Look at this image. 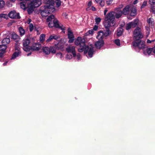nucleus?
<instances>
[{
  "label": "nucleus",
  "instance_id": "obj_38",
  "mask_svg": "<svg viewBox=\"0 0 155 155\" xmlns=\"http://www.w3.org/2000/svg\"><path fill=\"white\" fill-rule=\"evenodd\" d=\"M149 2L151 5H153L155 4V0H149Z\"/></svg>",
  "mask_w": 155,
  "mask_h": 155
},
{
  "label": "nucleus",
  "instance_id": "obj_28",
  "mask_svg": "<svg viewBox=\"0 0 155 155\" xmlns=\"http://www.w3.org/2000/svg\"><path fill=\"white\" fill-rule=\"evenodd\" d=\"M55 3L56 7H58L61 5V2L60 0H56Z\"/></svg>",
  "mask_w": 155,
  "mask_h": 155
},
{
  "label": "nucleus",
  "instance_id": "obj_13",
  "mask_svg": "<svg viewBox=\"0 0 155 155\" xmlns=\"http://www.w3.org/2000/svg\"><path fill=\"white\" fill-rule=\"evenodd\" d=\"M68 36L69 39L68 42L69 43H72L74 40V37L73 32L71 31V29L69 28L68 29Z\"/></svg>",
  "mask_w": 155,
  "mask_h": 155
},
{
  "label": "nucleus",
  "instance_id": "obj_44",
  "mask_svg": "<svg viewBox=\"0 0 155 155\" xmlns=\"http://www.w3.org/2000/svg\"><path fill=\"white\" fill-rule=\"evenodd\" d=\"M93 32L94 30H93L91 29L89 30L87 33H88V34L90 35H92L93 34Z\"/></svg>",
  "mask_w": 155,
  "mask_h": 155
},
{
  "label": "nucleus",
  "instance_id": "obj_41",
  "mask_svg": "<svg viewBox=\"0 0 155 155\" xmlns=\"http://www.w3.org/2000/svg\"><path fill=\"white\" fill-rule=\"evenodd\" d=\"M5 53V51H2L0 52V57L1 58H2L3 57Z\"/></svg>",
  "mask_w": 155,
  "mask_h": 155
},
{
  "label": "nucleus",
  "instance_id": "obj_6",
  "mask_svg": "<svg viewBox=\"0 0 155 155\" xmlns=\"http://www.w3.org/2000/svg\"><path fill=\"white\" fill-rule=\"evenodd\" d=\"M133 45L135 47H138L139 49L140 50H142L143 51V53L145 54V43L144 41L136 40L134 42Z\"/></svg>",
  "mask_w": 155,
  "mask_h": 155
},
{
  "label": "nucleus",
  "instance_id": "obj_53",
  "mask_svg": "<svg viewBox=\"0 0 155 155\" xmlns=\"http://www.w3.org/2000/svg\"><path fill=\"white\" fill-rule=\"evenodd\" d=\"M107 12V9H106L104 11V15H105L106 14V13Z\"/></svg>",
  "mask_w": 155,
  "mask_h": 155
},
{
  "label": "nucleus",
  "instance_id": "obj_16",
  "mask_svg": "<svg viewBox=\"0 0 155 155\" xmlns=\"http://www.w3.org/2000/svg\"><path fill=\"white\" fill-rule=\"evenodd\" d=\"M53 23L54 27L56 28H61V30H64L65 29V28L64 27L62 28L59 25L58 23V21L56 19H54L53 20Z\"/></svg>",
  "mask_w": 155,
  "mask_h": 155
},
{
  "label": "nucleus",
  "instance_id": "obj_4",
  "mask_svg": "<svg viewBox=\"0 0 155 155\" xmlns=\"http://www.w3.org/2000/svg\"><path fill=\"white\" fill-rule=\"evenodd\" d=\"M109 28H106V30L101 31L97 34V38L98 40H103L104 38L109 36L110 33V31L109 29Z\"/></svg>",
  "mask_w": 155,
  "mask_h": 155
},
{
  "label": "nucleus",
  "instance_id": "obj_22",
  "mask_svg": "<svg viewBox=\"0 0 155 155\" xmlns=\"http://www.w3.org/2000/svg\"><path fill=\"white\" fill-rule=\"evenodd\" d=\"M123 29L122 28H119L117 30V35L118 36H120L122 34Z\"/></svg>",
  "mask_w": 155,
  "mask_h": 155
},
{
  "label": "nucleus",
  "instance_id": "obj_45",
  "mask_svg": "<svg viewBox=\"0 0 155 155\" xmlns=\"http://www.w3.org/2000/svg\"><path fill=\"white\" fill-rule=\"evenodd\" d=\"M154 41V40H150L149 39H147V43H148V44H150L152 42H153Z\"/></svg>",
  "mask_w": 155,
  "mask_h": 155
},
{
  "label": "nucleus",
  "instance_id": "obj_8",
  "mask_svg": "<svg viewBox=\"0 0 155 155\" xmlns=\"http://www.w3.org/2000/svg\"><path fill=\"white\" fill-rule=\"evenodd\" d=\"M30 40L29 39L25 38L23 41V49L26 52L29 51L30 50V47L29 46L30 43Z\"/></svg>",
  "mask_w": 155,
  "mask_h": 155
},
{
  "label": "nucleus",
  "instance_id": "obj_21",
  "mask_svg": "<svg viewBox=\"0 0 155 155\" xmlns=\"http://www.w3.org/2000/svg\"><path fill=\"white\" fill-rule=\"evenodd\" d=\"M147 22L150 26H152L154 24V19L151 18H149L147 19Z\"/></svg>",
  "mask_w": 155,
  "mask_h": 155
},
{
  "label": "nucleus",
  "instance_id": "obj_31",
  "mask_svg": "<svg viewBox=\"0 0 155 155\" xmlns=\"http://www.w3.org/2000/svg\"><path fill=\"white\" fill-rule=\"evenodd\" d=\"M56 55L58 58H59L61 59H62V58L63 57V55L62 54L61 52H59L57 53Z\"/></svg>",
  "mask_w": 155,
  "mask_h": 155
},
{
  "label": "nucleus",
  "instance_id": "obj_18",
  "mask_svg": "<svg viewBox=\"0 0 155 155\" xmlns=\"http://www.w3.org/2000/svg\"><path fill=\"white\" fill-rule=\"evenodd\" d=\"M12 38L14 39L16 42H18L20 41V38L19 36L17 35L15 33H13L12 35Z\"/></svg>",
  "mask_w": 155,
  "mask_h": 155
},
{
  "label": "nucleus",
  "instance_id": "obj_19",
  "mask_svg": "<svg viewBox=\"0 0 155 155\" xmlns=\"http://www.w3.org/2000/svg\"><path fill=\"white\" fill-rule=\"evenodd\" d=\"M130 15L131 16H135L136 15V10L135 8L133 7L131 8Z\"/></svg>",
  "mask_w": 155,
  "mask_h": 155
},
{
  "label": "nucleus",
  "instance_id": "obj_49",
  "mask_svg": "<svg viewBox=\"0 0 155 155\" xmlns=\"http://www.w3.org/2000/svg\"><path fill=\"white\" fill-rule=\"evenodd\" d=\"M92 2L91 1H90L88 2V6L90 7L92 5Z\"/></svg>",
  "mask_w": 155,
  "mask_h": 155
},
{
  "label": "nucleus",
  "instance_id": "obj_60",
  "mask_svg": "<svg viewBox=\"0 0 155 155\" xmlns=\"http://www.w3.org/2000/svg\"><path fill=\"white\" fill-rule=\"evenodd\" d=\"M12 6V4H11V5H10L9 6Z\"/></svg>",
  "mask_w": 155,
  "mask_h": 155
},
{
  "label": "nucleus",
  "instance_id": "obj_46",
  "mask_svg": "<svg viewBox=\"0 0 155 155\" xmlns=\"http://www.w3.org/2000/svg\"><path fill=\"white\" fill-rule=\"evenodd\" d=\"M98 27L97 26L95 25L93 28V30L96 31L98 29Z\"/></svg>",
  "mask_w": 155,
  "mask_h": 155
},
{
  "label": "nucleus",
  "instance_id": "obj_61",
  "mask_svg": "<svg viewBox=\"0 0 155 155\" xmlns=\"http://www.w3.org/2000/svg\"><path fill=\"white\" fill-rule=\"evenodd\" d=\"M147 36H146V38H147Z\"/></svg>",
  "mask_w": 155,
  "mask_h": 155
},
{
  "label": "nucleus",
  "instance_id": "obj_17",
  "mask_svg": "<svg viewBox=\"0 0 155 155\" xmlns=\"http://www.w3.org/2000/svg\"><path fill=\"white\" fill-rule=\"evenodd\" d=\"M130 7L129 5L126 6L123 9L122 13L125 15H128L129 13Z\"/></svg>",
  "mask_w": 155,
  "mask_h": 155
},
{
  "label": "nucleus",
  "instance_id": "obj_23",
  "mask_svg": "<svg viewBox=\"0 0 155 155\" xmlns=\"http://www.w3.org/2000/svg\"><path fill=\"white\" fill-rule=\"evenodd\" d=\"M95 1L97 3H98L102 7L104 6V2L103 0H95Z\"/></svg>",
  "mask_w": 155,
  "mask_h": 155
},
{
  "label": "nucleus",
  "instance_id": "obj_59",
  "mask_svg": "<svg viewBox=\"0 0 155 155\" xmlns=\"http://www.w3.org/2000/svg\"><path fill=\"white\" fill-rule=\"evenodd\" d=\"M28 13H29V14H30V12H29V10H28Z\"/></svg>",
  "mask_w": 155,
  "mask_h": 155
},
{
  "label": "nucleus",
  "instance_id": "obj_48",
  "mask_svg": "<svg viewBox=\"0 0 155 155\" xmlns=\"http://www.w3.org/2000/svg\"><path fill=\"white\" fill-rule=\"evenodd\" d=\"M152 52L155 54V46L153 48H152Z\"/></svg>",
  "mask_w": 155,
  "mask_h": 155
},
{
  "label": "nucleus",
  "instance_id": "obj_15",
  "mask_svg": "<svg viewBox=\"0 0 155 155\" xmlns=\"http://www.w3.org/2000/svg\"><path fill=\"white\" fill-rule=\"evenodd\" d=\"M104 41L103 40H98L95 44V46L97 48L100 49L103 46Z\"/></svg>",
  "mask_w": 155,
  "mask_h": 155
},
{
  "label": "nucleus",
  "instance_id": "obj_24",
  "mask_svg": "<svg viewBox=\"0 0 155 155\" xmlns=\"http://www.w3.org/2000/svg\"><path fill=\"white\" fill-rule=\"evenodd\" d=\"M18 30L21 35L23 36L24 35L25 31L22 27H19Z\"/></svg>",
  "mask_w": 155,
  "mask_h": 155
},
{
  "label": "nucleus",
  "instance_id": "obj_7",
  "mask_svg": "<svg viewBox=\"0 0 155 155\" xmlns=\"http://www.w3.org/2000/svg\"><path fill=\"white\" fill-rule=\"evenodd\" d=\"M134 36L137 40L143 37L141 29L140 28L137 27L135 29L134 32Z\"/></svg>",
  "mask_w": 155,
  "mask_h": 155
},
{
  "label": "nucleus",
  "instance_id": "obj_36",
  "mask_svg": "<svg viewBox=\"0 0 155 155\" xmlns=\"http://www.w3.org/2000/svg\"><path fill=\"white\" fill-rule=\"evenodd\" d=\"M29 28L30 31H33L34 29V26L32 24H30L29 25Z\"/></svg>",
  "mask_w": 155,
  "mask_h": 155
},
{
  "label": "nucleus",
  "instance_id": "obj_14",
  "mask_svg": "<svg viewBox=\"0 0 155 155\" xmlns=\"http://www.w3.org/2000/svg\"><path fill=\"white\" fill-rule=\"evenodd\" d=\"M41 48L40 44L38 43H35L33 45L32 47H30V50L32 51H38Z\"/></svg>",
  "mask_w": 155,
  "mask_h": 155
},
{
  "label": "nucleus",
  "instance_id": "obj_58",
  "mask_svg": "<svg viewBox=\"0 0 155 155\" xmlns=\"http://www.w3.org/2000/svg\"><path fill=\"white\" fill-rule=\"evenodd\" d=\"M146 30L148 31V32L149 33V30L147 29H146Z\"/></svg>",
  "mask_w": 155,
  "mask_h": 155
},
{
  "label": "nucleus",
  "instance_id": "obj_39",
  "mask_svg": "<svg viewBox=\"0 0 155 155\" xmlns=\"http://www.w3.org/2000/svg\"><path fill=\"white\" fill-rule=\"evenodd\" d=\"M152 52V48H149L147 50V53L149 55H150Z\"/></svg>",
  "mask_w": 155,
  "mask_h": 155
},
{
  "label": "nucleus",
  "instance_id": "obj_56",
  "mask_svg": "<svg viewBox=\"0 0 155 155\" xmlns=\"http://www.w3.org/2000/svg\"><path fill=\"white\" fill-rule=\"evenodd\" d=\"M31 54V53H28V54H27V55L28 56H29Z\"/></svg>",
  "mask_w": 155,
  "mask_h": 155
},
{
  "label": "nucleus",
  "instance_id": "obj_3",
  "mask_svg": "<svg viewBox=\"0 0 155 155\" xmlns=\"http://www.w3.org/2000/svg\"><path fill=\"white\" fill-rule=\"evenodd\" d=\"M44 3L46 5L40 7V11L41 15L43 17L46 16L55 10L53 0H43Z\"/></svg>",
  "mask_w": 155,
  "mask_h": 155
},
{
  "label": "nucleus",
  "instance_id": "obj_57",
  "mask_svg": "<svg viewBox=\"0 0 155 155\" xmlns=\"http://www.w3.org/2000/svg\"><path fill=\"white\" fill-rule=\"evenodd\" d=\"M11 1L14 2L15 1V0H10Z\"/></svg>",
  "mask_w": 155,
  "mask_h": 155
},
{
  "label": "nucleus",
  "instance_id": "obj_20",
  "mask_svg": "<svg viewBox=\"0 0 155 155\" xmlns=\"http://www.w3.org/2000/svg\"><path fill=\"white\" fill-rule=\"evenodd\" d=\"M10 42V39L9 38H4L2 41V42L3 44L5 45L8 44Z\"/></svg>",
  "mask_w": 155,
  "mask_h": 155
},
{
  "label": "nucleus",
  "instance_id": "obj_30",
  "mask_svg": "<svg viewBox=\"0 0 155 155\" xmlns=\"http://www.w3.org/2000/svg\"><path fill=\"white\" fill-rule=\"evenodd\" d=\"M7 17V15L5 14H2L0 15V21L2 20V18H6Z\"/></svg>",
  "mask_w": 155,
  "mask_h": 155
},
{
  "label": "nucleus",
  "instance_id": "obj_27",
  "mask_svg": "<svg viewBox=\"0 0 155 155\" xmlns=\"http://www.w3.org/2000/svg\"><path fill=\"white\" fill-rule=\"evenodd\" d=\"M21 8L24 10H25L26 8V5L24 2H22L20 3Z\"/></svg>",
  "mask_w": 155,
  "mask_h": 155
},
{
  "label": "nucleus",
  "instance_id": "obj_43",
  "mask_svg": "<svg viewBox=\"0 0 155 155\" xmlns=\"http://www.w3.org/2000/svg\"><path fill=\"white\" fill-rule=\"evenodd\" d=\"M48 26L50 28H52L53 26L54 27V23L53 24L52 22H50L48 24Z\"/></svg>",
  "mask_w": 155,
  "mask_h": 155
},
{
  "label": "nucleus",
  "instance_id": "obj_55",
  "mask_svg": "<svg viewBox=\"0 0 155 155\" xmlns=\"http://www.w3.org/2000/svg\"><path fill=\"white\" fill-rule=\"evenodd\" d=\"M144 5H145L144 2L143 3V5H142V6H141V8H143L144 7Z\"/></svg>",
  "mask_w": 155,
  "mask_h": 155
},
{
  "label": "nucleus",
  "instance_id": "obj_10",
  "mask_svg": "<svg viewBox=\"0 0 155 155\" xmlns=\"http://www.w3.org/2000/svg\"><path fill=\"white\" fill-rule=\"evenodd\" d=\"M9 17L13 19H19L20 18L19 13H17L15 11L10 12L8 14Z\"/></svg>",
  "mask_w": 155,
  "mask_h": 155
},
{
  "label": "nucleus",
  "instance_id": "obj_40",
  "mask_svg": "<svg viewBox=\"0 0 155 155\" xmlns=\"http://www.w3.org/2000/svg\"><path fill=\"white\" fill-rule=\"evenodd\" d=\"M52 35L53 37V39L54 40H57L58 38H59V37L57 35Z\"/></svg>",
  "mask_w": 155,
  "mask_h": 155
},
{
  "label": "nucleus",
  "instance_id": "obj_42",
  "mask_svg": "<svg viewBox=\"0 0 155 155\" xmlns=\"http://www.w3.org/2000/svg\"><path fill=\"white\" fill-rule=\"evenodd\" d=\"M76 56L78 60H80L81 59V56L79 54H78L77 55H76Z\"/></svg>",
  "mask_w": 155,
  "mask_h": 155
},
{
  "label": "nucleus",
  "instance_id": "obj_35",
  "mask_svg": "<svg viewBox=\"0 0 155 155\" xmlns=\"http://www.w3.org/2000/svg\"><path fill=\"white\" fill-rule=\"evenodd\" d=\"M5 3V2L3 1H0V8H2L4 7Z\"/></svg>",
  "mask_w": 155,
  "mask_h": 155
},
{
  "label": "nucleus",
  "instance_id": "obj_2",
  "mask_svg": "<svg viewBox=\"0 0 155 155\" xmlns=\"http://www.w3.org/2000/svg\"><path fill=\"white\" fill-rule=\"evenodd\" d=\"M123 14L122 11L119 8H117L115 12H112L108 13L105 16L104 23L105 28L113 27L115 24V17L117 18H120Z\"/></svg>",
  "mask_w": 155,
  "mask_h": 155
},
{
  "label": "nucleus",
  "instance_id": "obj_25",
  "mask_svg": "<svg viewBox=\"0 0 155 155\" xmlns=\"http://www.w3.org/2000/svg\"><path fill=\"white\" fill-rule=\"evenodd\" d=\"M7 48L6 45L3 44L2 45H0V51H5V49Z\"/></svg>",
  "mask_w": 155,
  "mask_h": 155
},
{
  "label": "nucleus",
  "instance_id": "obj_12",
  "mask_svg": "<svg viewBox=\"0 0 155 155\" xmlns=\"http://www.w3.org/2000/svg\"><path fill=\"white\" fill-rule=\"evenodd\" d=\"M18 47V44H16L15 46V50L16 51L13 54L11 58V59H14L19 56L21 53Z\"/></svg>",
  "mask_w": 155,
  "mask_h": 155
},
{
  "label": "nucleus",
  "instance_id": "obj_54",
  "mask_svg": "<svg viewBox=\"0 0 155 155\" xmlns=\"http://www.w3.org/2000/svg\"><path fill=\"white\" fill-rule=\"evenodd\" d=\"M111 2V0H110L109 1H107V3L108 4H110Z\"/></svg>",
  "mask_w": 155,
  "mask_h": 155
},
{
  "label": "nucleus",
  "instance_id": "obj_11",
  "mask_svg": "<svg viewBox=\"0 0 155 155\" xmlns=\"http://www.w3.org/2000/svg\"><path fill=\"white\" fill-rule=\"evenodd\" d=\"M137 19L135 20L134 21L130 22L127 24L126 26V29L128 30L132 28L135 27L137 25L138 22Z\"/></svg>",
  "mask_w": 155,
  "mask_h": 155
},
{
  "label": "nucleus",
  "instance_id": "obj_33",
  "mask_svg": "<svg viewBox=\"0 0 155 155\" xmlns=\"http://www.w3.org/2000/svg\"><path fill=\"white\" fill-rule=\"evenodd\" d=\"M101 19L100 18L96 17L95 18V21L96 23L98 24L101 21Z\"/></svg>",
  "mask_w": 155,
  "mask_h": 155
},
{
  "label": "nucleus",
  "instance_id": "obj_32",
  "mask_svg": "<svg viewBox=\"0 0 155 155\" xmlns=\"http://www.w3.org/2000/svg\"><path fill=\"white\" fill-rule=\"evenodd\" d=\"M114 42L117 46H119L120 45V41L118 39H117L114 40Z\"/></svg>",
  "mask_w": 155,
  "mask_h": 155
},
{
  "label": "nucleus",
  "instance_id": "obj_51",
  "mask_svg": "<svg viewBox=\"0 0 155 155\" xmlns=\"http://www.w3.org/2000/svg\"><path fill=\"white\" fill-rule=\"evenodd\" d=\"M138 2V0H135L134 2V4H136Z\"/></svg>",
  "mask_w": 155,
  "mask_h": 155
},
{
  "label": "nucleus",
  "instance_id": "obj_1",
  "mask_svg": "<svg viewBox=\"0 0 155 155\" xmlns=\"http://www.w3.org/2000/svg\"><path fill=\"white\" fill-rule=\"evenodd\" d=\"M85 41L84 38L78 37L75 41V44L79 46V48H78V51L82 52L84 51V54L88 52L87 58H91L95 51V48L92 45L86 46Z\"/></svg>",
  "mask_w": 155,
  "mask_h": 155
},
{
  "label": "nucleus",
  "instance_id": "obj_37",
  "mask_svg": "<svg viewBox=\"0 0 155 155\" xmlns=\"http://www.w3.org/2000/svg\"><path fill=\"white\" fill-rule=\"evenodd\" d=\"M53 36L52 35H50V36L49 38H48V39L47 40V41H46L47 42H48L51 41V40H52L53 39Z\"/></svg>",
  "mask_w": 155,
  "mask_h": 155
},
{
  "label": "nucleus",
  "instance_id": "obj_47",
  "mask_svg": "<svg viewBox=\"0 0 155 155\" xmlns=\"http://www.w3.org/2000/svg\"><path fill=\"white\" fill-rule=\"evenodd\" d=\"M31 19H28L27 21H26V23L28 24H30V22H31Z\"/></svg>",
  "mask_w": 155,
  "mask_h": 155
},
{
  "label": "nucleus",
  "instance_id": "obj_34",
  "mask_svg": "<svg viewBox=\"0 0 155 155\" xmlns=\"http://www.w3.org/2000/svg\"><path fill=\"white\" fill-rule=\"evenodd\" d=\"M72 55L70 54H67L66 56V58L67 59H71L72 58Z\"/></svg>",
  "mask_w": 155,
  "mask_h": 155
},
{
  "label": "nucleus",
  "instance_id": "obj_26",
  "mask_svg": "<svg viewBox=\"0 0 155 155\" xmlns=\"http://www.w3.org/2000/svg\"><path fill=\"white\" fill-rule=\"evenodd\" d=\"M54 16L53 15H51L50 16L48 17V18L47 19V21L48 22H49L51 21L52 19H55Z\"/></svg>",
  "mask_w": 155,
  "mask_h": 155
},
{
  "label": "nucleus",
  "instance_id": "obj_29",
  "mask_svg": "<svg viewBox=\"0 0 155 155\" xmlns=\"http://www.w3.org/2000/svg\"><path fill=\"white\" fill-rule=\"evenodd\" d=\"M45 35L44 34H42L41 35L40 37V41L41 42H43V41L45 40Z\"/></svg>",
  "mask_w": 155,
  "mask_h": 155
},
{
  "label": "nucleus",
  "instance_id": "obj_5",
  "mask_svg": "<svg viewBox=\"0 0 155 155\" xmlns=\"http://www.w3.org/2000/svg\"><path fill=\"white\" fill-rule=\"evenodd\" d=\"M58 49V46L55 45L54 47H50L48 48L47 47H44L42 48V51L45 54H49L50 53L54 54Z\"/></svg>",
  "mask_w": 155,
  "mask_h": 155
},
{
  "label": "nucleus",
  "instance_id": "obj_50",
  "mask_svg": "<svg viewBox=\"0 0 155 155\" xmlns=\"http://www.w3.org/2000/svg\"><path fill=\"white\" fill-rule=\"evenodd\" d=\"M91 10L93 11H95L96 10V8L92 6L91 7Z\"/></svg>",
  "mask_w": 155,
  "mask_h": 155
},
{
  "label": "nucleus",
  "instance_id": "obj_9",
  "mask_svg": "<svg viewBox=\"0 0 155 155\" xmlns=\"http://www.w3.org/2000/svg\"><path fill=\"white\" fill-rule=\"evenodd\" d=\"M66 50L68 53H72L74 57H76V51L75 47L74 46H68L66 48Z\"/></svg>",
  "mask_w": 155,
  "mask_h": 155
},
{
  "label": "nucleus",
  "instance_id": "obj_52",
  "mask_svg": "<svg viewBox=\"0 0 155 155\" xmlns=\"http://www.w3.org/2000/svg\"><path fill=\"white\" fill-rule=\"evenodd\" d=\"M8 61H6L3 64V66H6V65H7V63H8Z\"/></svg>",
  "mask_w": 155,
  "mask_h": 155
}]
</instances>
